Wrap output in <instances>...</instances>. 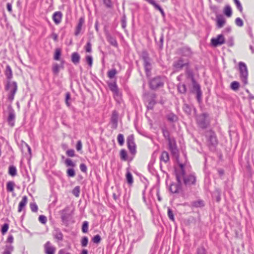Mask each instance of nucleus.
<instances>
[{
	"label": "nucleus",
	"instance_id": "nucleus-8",
	"mask_svg": "<svg viewBox=\"0 0 254 254\" xmlns=\"http://www.w3.org/2000/svg\"><path fill=\"white\" fill-rule=\"evenodd\" d=\"M183 180V183L186 187H190L192 185H195L196 181V178L194 173H191L189 175H186L182 176Z\"/></svg>",
	"mask_w": 254,
	"mask_h": 254
},
{
	"label": "nucleus",
	"instance_id": "nucleus-4",
	"mask_svg": "<svg viewBox=\"0 0 254 254\" xmlns=\"http://www.w3.org/2000/svg\"><path fill=\"white\" fill-rule=\"evenodd\" d=\"M196 120L198 127L202 129L207 128L210 126L209 115L207 113H203L197 116Z\"/></svg>",
	"mask_w": 254,
	"mask_h": 254
},
{
	"label": "nucleus",
	"instance_id": "nucleus-32",
	"mask_svg": "<svg viewBox=\"0 0 254 254\" xmlns=\"http://www.w3.org/2000/svg\"><path fill=\"white\" fill-rule=\"evenodd\" d=\"M223 13L227 17H230L232 14V10L230 5L227 4L223 9Z\"/></svg>",
	"mask_w": 254,
	"mask_h": 254
},
{
	"label": "nucleus",
	"instance_id": "nucleus-26",
	"mask_svg": "<svg viewBox=\"0 0 254 254\" xmlns=\"http://www.w3.org/2000/svg\"><path fill=\"white\" fill-rule=\"evenodd\" d=\"M191 208H202L205 206L204 201L202 199H198L190 202Z\"/></svg>",
	"mask_w": 254,
	"mask_h": 254
},
{
	"label": "nucleus",
	"instance_id": "nucleus-6",
	"mask_svg": "<svg viewBox=\"0 0 254 254\" xmlns=\"http://www.w3.org/2000/svg\"><path fill=\"white\" fill-rule=\"evenodd\" d=\"M177 183L172 182L169 186V190L172 193H179L182 189V178L177 175Z\"/></svg>",
	"mask_w": 254,
	"mask_h": 254
},
{
	"label": "nucleus",
	"instance_id": "nucleus-13",
	"mask_svg": "<svg viewBox=\"0 0 254 254\" xmlns=\"http://www.w3.org/2000/svg\"><path fill=\"white\" fill-rule=\"evenodd\" d=\"M8 116L7 122L9 126L13 127L15 125V119L16 117L15 111L11 106L8 107Z\"/></svg>",
	"mask_w": 254,
	"mask_h": 254
},
{
	"label": "nucleus",
	"instance_id": "nucleus-36",
	"mask_svg": "<svg viewBox=\"0 0 254 254\" xmlns=\"http://www.w3.org/2000/svg\"><path fill=\"white\" fill-rule=\"evenodd\" d=\"M184 112L187 115H190L191 113V107L190 105L184 103L183 106Z\"/></svg>",
	"mask_w": 254,
	"mask_h": 254
},
{
	"label": "nucleus",
	"instance_id": "nucleus-27",
	"mask_svg": "<svg viewBox=\"0 0 254 254\" xmlns=\"http://www.w3.org/2000/svg\"><path fill=\"white\" fill-rule=\"evenodd\" d=\"M84 23V18L83 17H81L78 20V24L76 27L74 35L75 36H78L81 30L82 26Z\"/></svg>",
	"mask_w": 254,
	"mask_h": 254
},
{
	"label": "nucleus",
	"instance_id": "nucleus-59",
	"mask_svg": "<svg viewBox=\"0 0 254 254\" xmlns=\"http://www.w3.org/2000/svg\"><path fill=\"white\" fill-rule=\"evenodd\" d=\"M91 46H92V45H91L90 41L89 40L87 42V43H86V44L85 46V50L86 52H88V53L91 52V51H92Z\"/></svg>",
	"mask_w": 254,
	"mask_h": 254
},
{
	"label": "nucleus",
	"instance_id": "nucleus-28",
	"mask_svg": "<svg viewBox=\"0 0 254 254\" xmlns=\"http://www.w3.org/2000/svg\"><path fill=\"white\" fill-rule=\"evenodd\" d=\"M27 203V197L24 195L22 197V200L19 203L18 212H20L23 210L25 211V207Z\"/></svg>",
	"mask_w": 254,
	"mask_h": 254
},
{
	"label": "nucleus",
	"instance_id": "nucleus-1",
	"mask_svg": "<svg viewBox=\"0 0 254 254\" xmlns=\"http://www.w3.org/2000/svg\"><path fill=\"white\" fill-rule=\"evenodd\" d=\"M4 74L7 79V83L5 85V89L7 91L11 88L7 95L8 100L11 102L13 100L17 90V84L16 81H11L12 78V71L10 65L8 64H7L6 66Z\"/></svg>",
	"mask_w": 254,
	"mask_h": 254
},
{
	"label": "nucleus",
	"instance_id": "nucleus-63",
	"mask_svg": "<svg viewBox=\"0 0 254 254\" xmlns=\"http://www.w3.org/2000/svg\"><path fill=\"white\" fill-rule=\"evenodd\" d=\"M66 154L68 157H72L75 156V151L72 149H68L66 151Z\"/></svg>",
	"mask_w": 254,
	"mask_h": 254
},
{
	"label": "nucleus",
	"instance_id": "nucleus-50",
	"mask_svg": "<svg viewBox=\"0 0 254 254\" xmlns=\"http://www.w3.org/2000/svg\"><path fill=\"white\" fill-rule=\"evenodd\" d=\"M65 164L66 165V166H70L72 168L75 167L76 164L75 163H74L70 159L67 158L65 160Z\"/></svg>",
	"mask_w": 254,
	"mask_h": 254
},
{
	"label": "nucleus",
	"instance_id": "nucleus-61",
	"mask_svg": "<svg viewBox=\"0 0 254 254\" xmlns=\"http://www.w3.org/2000/svg\"><path fill=\"white\" fill-rule=\"evenodd\" d=\"M86 61L90 67H91L93 64V58L90 55H88L86 57Z\"/></svg>",
	"mask_w": 254,
	"mask_h": 254
},
{
	"label": "nucleus",
	"instance_id": "nucleus-38",
	"mask_svg": "<svg viewBox=\"0 0 254 254\" xmlns=\"http://www.w3.org/2000/svg\"><path fill=\"white\" fill-rule=\"evenodd\" d=\"M167 120L172 123L177 121L178 117L173 113H171L167 115Z\"/></svg>",
	"mask_w": 254,
	"mask_h": 254
},
{
	"label": "nucleus",
	"instance_id": "nucleus-55",
	"mask_svg": "<svg viewBox=\"0 0 254 254\" xmlns=\"http://www.w3.org/2000/svg\"><path fill=\"white\" fill-rule=\"evenodd\" d=\"M117 140L120 145L122 146L124 143V137L123 134L120 133L117 136Z\"/></svg>",
	"mask_w": 254,
	"mask_h": 254
},
{
	"label": "nucleus",
	"instance_id": "nucleus-54",
	"mask_svg": "<svg viewBox=\"0 0 254 254\" xmlns=\"http://www.w3.org/2000/svg\"><path fill=\"white\" fill-rule=\"evenodd\" d=\"M80 193V187L76 186L72 191V193L76 197H78Z\"/></svg>",
	"mask_w": 254,
	"mask_h": 254
},
{
	"label": "nucleus",
	"instance_id": "nucleus-25",
	"mask_svg": "<svg viewBox=\"0 0 254 254\" xmlns=\"http://www.w3.org/2000/svg\"><path fill=\"white\" fill-rule=\"evenodd\" d=\"M54 238L58 241H62L64 239V236L61 231L59 228H56L53 233Z\"/></svg>",
	"mask_w": 254,
	"mask_h": 254
},
{
	"label": "nucleus",
	"instance_id": "nucleus-43",
	"mask_svg": "<svg viewBox=\"0 0 254 254\" xmlns=\"http://www.w3.org/2000/svg\"><path fill=\"white\" fill-rule=\"evenodd\" d=\"M89 223L87 221H85L83 222L82 225V232L83 233H87L88 231Z\"/></svg>",
	"mask_w": 254,
	"mask_h": 254
},
{
	"label": "nucleus",
	"instance_id": "nucleus-30",
	"mask_svg": "<svg viewBox=\"0 0 254 254\" xmlns=\"http://www.w3.org/2000/svg\"><path fill=\"white\" fill-rule=\"evenodd\" d=\"M177 90L179 93L185 95L187 91V85L185 83H180L177 85Z\"/></svg>",
	"mask_w": 254,
	"mask_h": 254
},
{
	"label": "nucleus",
	"instance_id": "nucleus-37",
	"mask_svg": "<svg viewBox=\"0 0 254 254\" xmlns=\"http://www.w3.org/2000/svg\"><path fill=\"white\" fill-rule=\"evenodd\" d=\"M62 55V51L60 48H57L55 50L54 55V59L55 61H60V58Z\"/></svg>",
	"mask_w": 254,
	"mask_h": 254
},
{
	"label": "nucleus",
	"instance_id": "nucleus-57",
	"mask_svg": "<svg viewBox=\"0 0 254 254\" xmlns=\"http://www.w3.org/2000/svg\"><path fill=\"white\" fill-rule=\"evenodd\" d=\"M163 42H164V35L163 34H161L159 41L157 43V45L159 46V48L160 50L162 49L163 46Z\"/></svg>",
	"mask_w": 254,
	"mask_h": 254
},
{
	"label": "nucleus",
	"instance_id": "nucleus-9",
	"mask_svg": "<svg viewBox=\"0 0 254 254\" xmlns=\"http://www.w3.org/2000/svg\"><path fill=\"white\" fill-rule=\"evenodd\" d=\"M190 92L192 94H196V99L198 103L202 102V93L199 83L192 85V88L190 90Z\"/></svg>",
	"mask_w": 254,
	"mask_h": 254
},
{
	"label": "nucleus",
	"instance_id": "nucleus-20",
	"mask_svg": "<svg viewBox=\"0 0 254 254\" xmlns=\"http://www.w3.org/2000/svg\"><path fill=\"white\" fill-rule=\"evenodd\" d=\"M186 74L187 78L190 79L192 82V85L197 83V81L194 78L193 71L190 67L186 68Z\"/></svg>",
	"mask_w": 254,
	"mask_h": 254
},
{
	"label": "nucleus",
	"instance_id": "nucleus-21",
	"mask_svg": "<svg viewBox=\"0 0 254 254\" xmlns=\"http://www.w3.org/2000/svg\"><path fill=\"white\" fill-rule=\"evenodd\" d=\"M105 36L107 41L112 46L116 48L118 47V44L116 39L113 37L108 31L105 32Z\"/></svg>",
	"mask_w": 254,
	"mask_h": 254
},
{
	"label": "nucleus",
	"instance_id": "nucleus-34",
	"mask_svg": "<svg viewBox=\"0 0 254 254\" xmlns=\"http://www.w3.org/2000/svg\"><path fill=\"white\" fill-rule=\"evenodd\" d=\"M179 166L181 168V170L180 171H178L177 170H175V176L177 177V175H178L180 178H182V176L184 175L186 173L185 170V166L183 164L180 163L179 164Z\"/></svg>",
	"mask_w": 254,
	"mask_h": 254
},
{
	"label": "nucleus",
	"instance_id": "nucleus-40",
	"mask_svg": "<svg viewBox=\"0 0 254 254\" xmlns=\"http://www.w3.org/2000/svg\"><path fill=\"white\" fill-rule=\"evenodd\" d=\"M60 68L59 66V64L57 63H54L52 65V71L54 75H58L59 73Z\"/></svg>",
	"mask_w": 254,
	"mask_h": 254
},
{
	"label": "nucleus",
	"instance_id": "nucleus-11",
	"mask_svg": "<svg viewBox=\"0 0 254 254\" xmlns=\"http://www.w3.org/2000/svg\"><path fill=\"white\" fill-rule=\"evenodd\" d=\"M156 98L157 94L155 93H152L149 94L147 98L148 104L146 106L148 110H152L154 109V106L157 103L156 100Z\"/></svg>",
	"mask_w": 254,
	"mask_h": 254
},
{
	"label": "nucleus",
	"instance_id": "nucleus-31",
	"mask_svg": "<svg viewBox=\"0 0 254 254\" xmlns=\"http://www.w3.org/2000/svg\"><path fill=\"white\" fill-rule=\"evenodd\" d=\"M164 137L167 140L168 142L173 140V138L170 137V133L168 129L166 127H163L161 129Z\"/></svg>",
	"mask_w": 254,
	"mask_h": 254
},
{
	"label": "nucleus",
	"instance_id": "nucleus-10",
	"mask_svg": "<svg viewBox=\"0 0 254 254\" xmlns=\"http://www.w3.org/2000/svg\"><path fill=\"white\" fill-rule=\"evenodd\" d=\"M127 143L130 153L134 155L136 153V145L134 142V138L133 134L128 135L127 139Z\"/></svg>",
	"mask_w": 254,
	"mask_h": 254
},
{
	"label": "nucleus",
	"instance_id": "nucleus-46",
	"mask_svg": "<svg viewBox=\"0 0 254 254\" xmlns=\"http://www.w3.org/2000/svg\"><path fill=\"white\" fill-rule=\"evenodd\" d=\"M120 157L122 160L126 161L127 159V154L125 149H122L120 151Z\"/></svg>",
	"mask_w": 254,
	"mask_h": 254
},
{
	"label": "nucleus",
	"instance_id": "nucleus-47",
	"mask_svg": "<svg viewBox=\"0 0 254 254\" xmlns=\"http://www.w3.org/2000/svg\"><path fill=\"white\" fill-rule=\"evenodd\" d=\"M231 88L234 90V91H237L238 90L239 87H240V83L238 81H233L231 83Z\"/></svg>",
	"mask_w": 254,
	"mask_h": 254
},
{
	"label": "nucleus",
	"instance_id": "nucleus-15",
	"mask_svg": "<svg viewBox=\"0 0 254 254\" xmlns=\"http://www.w3.org/2000/svg\"><path fill=\"white\" fill-rule=\"evenodd\" d=\"M168 147L172 155L175 157L179 156V150L177 148L176 140L174 138H173L172 141L168 142Z\"/></svg>",
	"mask_w": 254,
	"mask_h": 254
},
{
	"label": "nucleus",
	"instance_id": "nucleus-12",
	"mask_svg": "<svg viewBox=\"0 0 254 254\" xmlns=\"http://www.w3.org/2000/svg\"><path fill=\"white\" fill-rule=\"evenodd\" d=\"M178 54L182 57L186 58H191L193 55V52L191 48L188 46H185L180 48L178 49Z\"/></svg>",
	"mask_w": 254,
	"mask_h": 254
},
{
	"label": "nucleus",
	"instance_id": "nucleus-16",
	"mask_svg": "<svg viewBox=\"0 0 254 254\" xmlns=\"http://www.w3.org/2000/svg\"><path fill=\"white\" fill-rule=\"evenodd\" d=\"M225 43V38L222 34L218 35L216 38H213L211 40V44L213 47L221 45Z\"/></svg>",
	"mask_w": 254,
	"mask_h": 254
},
{
	"label": "nucleus",
	"instance_id": "nucleus-29",
	"mask_svg": "<svg viewBox=\"0 0 254 254\" xmlns=\"http://www.w3.org/2000/svg\"><path fill=\"white\" fill-rule=\"evenodd\" d=\"M80 56L77 52H74L71 55V62L75 65L79 63Z\"/></svg>",
	"mask_w": 254,
	"mask_h": 254
},
{
	"label": "nucleus",
	"instance_id": "nucleus-42",
	"mask_svg": "<svg viewBox=\"0 0 254 254\" xmlns=\"http://www.w3.org/2000/svg\"><path fill=\"white\" fill-rule=\"evenodd\" d=\"M117 73V71L116 68H112L109 70L107 72V75L110 79L113 78L115 75Z\"/></svg>",
	"mask_w": 254,
	"mask_h": 254
},
{
	"label": "nucleus",
	"instance_id": "nucleus-45",
	"mask_svg": "<svg viewBox=\"0 0 254 254\" xmlns=\"http://www.w3.org/2000/svg\"><path fill=\"white\" fill-rule=\"evenodd\" d=\"M126 179L128 184L131 185L133 183V177L129 171H127L126 174Z\"/></svg>",
	"mask_w": 254,
	"mask_h": 254
},
{
	"label": "nucleus",
	"instance_id": "nucleus-58",
	"mask_svg": "<svg viewBox=\"0 0 254 254\" xmlns=\"http://www.w3.org/2000/svg\"><path fill=\"white\" fill-rule=\"evenodd\" d=\"M92 241L95 244H99L101 241V236L99 235H96L93 237Z\"/></svg>",
	"mask_w": 254,
	"mask_h": 254
},
{
	"label": "nucleus",
	"instance_id": "nucleus-51",
	"mask_svg": "<svg viewBox=\"0 0 254 254\" xmlns=\"http://www.w3.org/2000/svg\"><path fill=\"white\" fill-rule=\"evenodd\" d=\"M121 21L122 23V27L123 29H125L127 26V17L125 13L123 14Z\"/></svg>",
	"mask_w": 254,
	"mask_h": 254
},
{
	"label": "nucleus",
	"instance_id": "nucleus-41",
	"mask_svg": "<svg viewBox=\"0 0 254 254\" xmlns=\"http://www.w3.org/2000/svg\"><path fill=\"white\" fill-rule=\"evenodd\" d=\"M8 174L12 177H14L16 175L17 170H16V167L14 166L11 165L9 167Z\"/></svg>",
	"mask_w": 254,
	"mask_h": 254
},
{
	"label": "nucleus",
	"instance_id": "nucleus-22",
	"mask_svg": "<svg viewBox=\"0 0 254 254\" xmlns=\"http://www.w3.org/2000/svg\"><path fill=\"white\" fill-rule=\"evenodd\" d=\"M44 250L46 254H55L56 249L52 245L51 243L48 241L44 245Z\"/></svg>",
	"mask_w": 254,
	"mask_h": 254
},
{
	"label": "nucleus",
	"instance_id": "nucleus-14",
	"mask_svg": "<svg viewBox=\"0 0 254 254\" xmlns=\"http://www.w3.org/2000/svg\"><path fill=\"white\" fill-rule=\"evenodd\" d=\"M183 58L182 57H180L178 60L173 62L172 66L174 73L179 72L183 68Z\"/></svg>",
	"mask_w": 254,
	"mask_h": 254
},
{
	"label": "nucleus",
	"instance_id": "nucleus-60",
	"mask_svg": "<svg viewBox=\"0 0 254 254\" xmlns=\"http://www.w3.org/2000/svg\"><path fill=\"white\" fill-rule=\"evenodd\" d=\"M30 207L32 212H36L38 211V206L35 202L30 203Z\"/></svg>",
	"mask_w": 254,
	"mask_h": 254
},
{
	"label": "nucleus",
	"instance_id": "nucleus-48",
	"mask_svg": "<svg viewBox=\"0 0 254 254\" xmlns=\"http://www.w3.org/2000/svg\"><path fill=\"white\" fill-rule=\"evenodd\" d=\"M167 214H168V216L169 218L170 219V220L174 222L175 221V217H174V213H173L172 210L170 207H168V208H167Z\"/></svg>",
	"mask_w": 254,
	"mask_h": 254
},
{
	"label": "nucleus",
	"instance_id": "nucleus-49",
	"mask_svg": "<svg viewBox=\"0 0 254 254\" xmlns=\"http://www.w3.org/2000/svg\"><path fill=\"white\" fill-rule=\"evenodd\" d=\"M66 174L68 177H73L75 175V170L73 168H69L67 169Z\"/></svg>",
	"mask_w": 254,
	"mask_h": 254
},
{
	"label": "nucleus",
	"instance_id": "nucleus-19",
	"mask_svg": "<svg viewBox=\"0 0 254 254\" xmlns=\"http://www.w3.org/2000/svg\"><path fill=\"white\" fill-rule=\"evenodd\" d=\"M118 113L117 111H113L111 118V128L116 129L118 127Z\"/></svg>",
	"mask_w": 254,
	"mask_h": 254
},
{
	"label": "nucleus",
	"instance_id": "nucleus-2",
	"mask_svg": "<svg viewBox=\"0 0 254 254\" xmlns=\"http://www.w3.org/2000/svg\"><path fill=\"white\" fill-rule=\"evenodd\" d=\"M140 59L143 61V66L147 78L151 76L153 69L152 59L150 57L149 54L146 50H143L140 55Z\"/></svg>",
	"mask_w": 254,
	"mask_h": 254
},
{
	"label": "nucleus",
	"instance_id": "nucleus-62",
	"mask_svg": "<svg viewBox=\"0 0 254 254\" xmlns=\"http://www.w3.org/2000/svg\"><path fill=\"white\" fill-rule=\"evenodd\" d=\"M38 219L39 221L43 224H46L47 221V217L43 215H40Z\"/></svg>",
	"mask_w": 254,
	"mask_h": 254
},
{
	"label": "nucleus",
	"instance_id": "nucleus-17",
	"mask_svg": "<svg viewBox=\"0 0 254 254\" xmlns=\"http://www.w3.org/2000/svg\"><path fill=\"white\" fill-rule=\"evenodd\" d=\"M108 85L110 90L113 93L114 96H119L120 92L117 84L116 79L114 82H108Z\"/></svg>",
	"mask_w": 254,
	"mask_h": 254
},
{
	"label": "nucleus",
	"instance_id": "nucleus-3",
	"mask_svg": "<svg viewBox=\"0 0 254 254\" xmlns=\"http://www.w3.org/2000/svg\"><path fill=\"white\" fill-rule=\"evenodd\" d=\"M148 79L149 88L152 90H156L164 86L165 76L157 75Z\"/></svg>",
	"mask_w": 254,
	"mask_h": 254
},
{
	"label": "nucleus",
	"instance_id": "nucleus-7",
	"mask_svg": "<svg viewBox=\"0 0 254 254\" xmlns=\"http://www.w3.org/2000/svg\"><path fill=\"white\" fill-rule=\"evenodd\" d=\"M239 70L240 74V78L244 84L248 83V69L246 64L242 62L239 63Z\"/></svg>",
	"mask_w": 254,
	"mask_h": 254
},
{
	"label": "nucleus",
	"instance_id": "nucleus-35",
	"mask_svg": "<svg viewBox=\"0 0 254 254\" xmlns=\"http://www.w3.org/2000/svg\"><path fill=\"white\" fill-rule=\"evenodd\" d=\"M221 191L218 189H215L214 191L213 192V197L215 198L216 201L218 202H219L221 200Z\"/></svg>",
	"mask_w": 254,
	"mask_h": 254
},
{
	"label": "nucleus",
	"instance_id": "nucleus-5",
	"mask_svg": "<svg viewBox=\"0 0 254 254\" xmlns=\"http://www.w3.org/2000/svg\"><path fill=\"white\" fill-rule=\"evenodd\" d=\"M208 132L209 134L207 136V145L210 151L214 152L218 143L217 136L214 131L212 130H210Z\"/></svg>",
	"mask_w": 254,
	"mask_h": 254
},
{
	"label": "nucleus",
	"instance_id": "nucleus-56",
	"mask_svg": "<svg viewBox=\"0 0 254 254\" xmlns=\"http://www.w3.org/2000/svg\"><path fill=\"white\" fill-rule=\"evenodd\" d=\"M9 228V224L8 223H4L1 227V232L2 235H4L8 231Z\"/></svg>",
	"mask_w": 254,
	"mask_h": 254
},
{
	"label": "nucleus",
	"instance_id": "nucleus-33",
	"mask_svg": "<svg viewBox=\"0 0 254 254\" xmlns=\"http://www.w3.org/2000/svg\"><path fill=\"white\" fill-rule=\"evenodd\" d=\"M160 160L161 161H163L166 163H167L170 160L168 152L166 151H163L162 152Z\"/></svg>",
	"mask_w": 254,
	"mask_h": 254
},
{
	"label": "nucleus",
	"instance_id": "nucleus-53",
	"mask_svg": "<svg viewBox=\"0 0 254 254\" xmlns=\"http://www.w3.org/2000/svg\"><path fill=\"white\" fill-rule=\"evenodd\" d=\"M103 2L105 6L108 8H112L113 6L112 0H103Z\"/></svg>",
	"mask_w": 254,
	"mask_h": 254
},
{
	"label": "nucleus",
	"instance_id": "nucleus-39",
	"mask_svg": "<svg viewBox=\"0 0 254 254\" xmlns=\"http://www.w3.org/2000/svg\"><path fill=\"white\" fill-rule=\"evenodd\" d=\"M15 183L13 181H9L6 184V190L8 192H12L14 190Z\"/></svg>",
	"mask_w": 254,
	"mask_h": 254
},
{
	"label": "nucleus",
	"instance_id": "nucleus-18",
	"mask_svg": "<svg viewBox=\"0 0 254 254\" xmlns=\"http://www.w3.org/2000/svg\"><path fill=\"white\" fill-rule=\"evenodd\" d=\"M68 208H65L62 210L61 212V219L62 222L67 226L68 224L69 221L70 219L71 215L69 213H67Z\"/></svg>",
	"mask_w": 254,
	"mask_h": 254
},
{
	"label": "nucleus",
	"instance_id": "nucleus-23",
	"mask_svg": "<svg viewBox=\"0 0 254 254\" xmlns=\"http://www.w3.org/2000/svg\"><path fill=\"white\" fill-rule=\"evenodd\" d=\"M63 14L61 11H58L54 13L52 18L55 23L57 25L61 22Z\"/></svg>",
	"mask_w": 254,
	"mask_h": 254
},
{
	"label": "nucleus",
	"instance_id": "nucleus-64",
	"mask_svg": "<svg viewBox=\"0 0 254 254\" xmlns=\"http://www.w3.org/2000/svg\"><path fill=\"white\" fill-rule=\"evenodd\" d=\"M235 3L236 5L237 9L240 11V12L242 13L243 12V6L239 0H237L236 2H235Z\"/></svg>",
	"mask_w": 254,
	"mask_h": 254
},
{
	"label": "nucleus",
	"instance_id": "nucleus-52",
	"mask_svg": "<svg viewBox=\"0 0 254 254\" xmlns=\"http://www.w3.org/2000/svg\"><path fill=\"white\" fill-rule=\"evenodd\" d=\"M88 243V238L86 236H84L81 240V245L82 247H86Z\"/></svg>",
	"mask_w": 254,
	"mask_h": 254
},
{
	"label": "nucleus",
	"instance_id": "nucleus-24",
	"mask_svg": "<svg viewBox=\"0 0 254 254\" xmlns=\"http://www.w3.org/2000/svg\"><path fill=\"white\" fill-rule=\"evenodd\" d=\"M216 26L218 28H222L226 23V20L221 14L216 15Z\"/></svg>",
	"mask_w": 254,
	"mask_h": 254
},
{
	"label": "nucleus",
	"instance_id": "nucleus-44",
	"mask_svg": "<svg viewBox=\"0 0 254 254\" xmlns=\"http://www.w3.org/2000/svg\"><path fill=\"white\" fill-rule=\"evenodd\" d=\"M196 254H207V252L203 246H201L197 248Z\"/></svg>",
	"mask_w": 254,
	"mask_h": 254
}]
</instances>
